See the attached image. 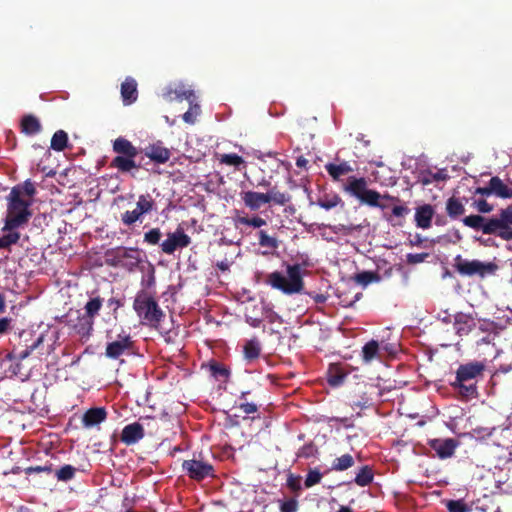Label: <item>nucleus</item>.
I'll use <instances>...</instances> for the list:
<instances>
[{
	"instance_id": "f257e3e1",
	"label": "nucleus",
	"mask_w": 512,
	"mask_h": 512,
	"mask_svg": "<svg viewBox=\"0 0 512 512\" xmlns=\"http://www.w3.org/2000/svg\"><path fill=\"white\" fill-rule=\"evenodd\" d=\"M464 226L486 235H496L502 240H512V205L499 211L498 216L484 217L471 214L461 219Z\"/></svg>"
},
{
	"instance_id": "f03ea898",
	"label": "nucleus",
	"mask_w": 512,
	"mask_h": 512,
	"mask_svg": "<svg viewBox=\"0 0 512 512\" xmlns=\"http://www.w3.org/2000/svg\"><path fill=\"white\" fill-rule=\"evenodd\" d=\"M485 364L481 361H472L461 364L456 370V377L451 386L467 399L475 398L478 395L477 382L483 377Z\"/></svg>"
},
{
	"instance_id": "7ed1b4c3",
	"label": "nucleus",
	"mask_w": 512,
	"mask_h": 512,
	"mask_svg": "<svg viewBox=\"0 0 512 512\" xmlns=\"http://www.w3.org/2000/svg\"><path fill=\"white\" fill-rule=\"evenodd\" d=\"M18 189H11L7 197V212L2 231H12L26 225L32 212L29 210L31 201L20 199Z\"/></svg>"
},
{
	"instance_id": "20e7f679",
	"label": "nucleus",
	"mask_w": 512,
	"mask_h": 512,
	"mask_svg": "<svg viewBox=\"0 0 512 512\" xmlns=\"http://www.w3.org/2000/svg\"><path fill=\"white\" fill-rule=\"evenodd\" d=\"M287 277L281 272L274 271L267 275L266 284L287 295L301 293L304 288L302 269L299 264L287 265Z\"/></svg>"
},
{
	"instance_id": "39448f33",
	"label": "nucleus",
	"mask_w": 512,
	"mask_h": 512,
	"mask_svg": "<svg viewBox=\"0 0 512 512\" xmlns=\"http://www.w3.org/2000/svg\"><path fill=\"white\" fill-rule=\"evenodd\" d=\"M113 152L117 154L111 162L110 167L121 173H129L133 169H139L141 165L136 162L139 150L131 141L120 136L112 143Z\"/></svg>"
},
{
	"instance_id": "423d86ee",
	"label": "nucleus",
	"mask_w": 512,
	"mask_h": 512,
	"mask_svg": "<svg viewBox=\"0 0 512 512\" xmlns=\"http://www.w3.org/2000/svg\"><path fill=\"white\" fill-rule=\"evenodd\" d=\"M133 309L142 323L154 328L160 324L165 316L154 297L144 290L136 294Z\"/></svg>"
},
{
	"instance_id": "0eeeda50",
	"label": "nucleus",
	"mask_w": 512,
	"mask_h": 512,
	"mask_svg": "<svg viewBox=\"0 0 512 512\" xmlns=\"http://www.w3.org/2000/svg\"><path fill=\"white\" fill-rule=\"evenodd\" d=\"M141 262V251L138 248L119 246L107 252L109 265L123 268L129 272L134 271Z\"/></svg>"
},
{
	"instance_id": "6e6552de",
	"label": "nucleus",
	"mask_w": 512,
	"mask_h": 512,
	"mask_svg": "<svg viewBox=\"0 0 512 512\" xmlns=\"http://www.w3.org/2000/svg\"><path fill=\"white\" fill-rule=\"evenodd\" d=\"M135 342L129 332L121 329L115 339L107 342L105 356L109 359L116 360L121 356H130L134 354Z\"/></svg>"
},
{
	"instance_id": "1a4fd4ad",
	"label": "nucleus",
	"mask_w": 512,
	"mask_h": 512,
	"mask_svg": "<svg viewBox=\"0 0 512 512\" xmlns=\"http://www.w3.org/2000/svg\"><path fill=\"white\" fill-rule=\"evenodd\" d=\"M454 268L463 276L479 275L484 277L487 274L493 273L497 266L494 263H483L479 260H467L461 255L454 258Z\"/></svg>"
},
{
	"instance_id": "9d476101",
	"label": "nucleus",
	"mask_w": 512,
	"mask_h": 512,
	"mask_svg": "<svg viewBox=\"0 0 512 512\" xmlns=\"http://www.w3.org/2000/svg\"><path fill=\"white\" fill-rule=\"evenodd\" d=\"M183 470L189 478L195 481H202L207 477L214 476V467L207 461L190 459L182 464Z\"/></svg>"
},
{
	"instance_id": "9b49d317",
	"label": "nucleus",
	"mask_w": 512,
	"mask_h": 512,
	"mask_svg": "<svg viewBox=\"0 0 512 512\" xmlns=\"http://www.w3.org/2000/svg\"><path fill=\"white\" fill-rule=\"evenodd\" d=\"M190 243L191 238L183 229L178 228L175 232L168 233L167 238L161 243V250L163 253L171 255L177 248L188 247Z\"/></svg>"
},
{
	"instance_id": "f8f14e48",
	"label": "nucleus",
	"mask_w": 512,
	"mask_h": 512,
	"mask_svg": "<svg viewBox=\"0 0 512 512\" xmlns=\"http://www.w3.org/2000/svg\"><path fill=\"white\" fill-rule=\"evenodd\" d=\"M429 446L440 459H447L454 455L458 441L453 438L432 439L429 441Z\"/></svg>"
},
{
	"instance_id": "ddd939ff",
	"label": "nucleus",
	"mask_w": 512,
	"mask_h": 512,
	"mask_svg": "<svg viewBox=\"0 0 512 512\" xmlns=\"http://www.w3.org/2000/svg\"><path fill=\"white\" fill-rule=\"evenodd\" d=\"M145 436L144 427L139 422L126 425L121 432L120 440L127 446L136 444Z\"/></svg>"
},
{
	"instance_id": "4468645a",
	"label": "nucleus",
	"mask_w": 512,
	"mask_h": 512,
	"mask_svg": "<svg viewBox=\"0 0 512 512\" xmlns=\"http://www.w3.org/2000/svg\"><path fill=\"white\" fill-rule=\"evenodd\" d=\"M76 318H72V314L68 315V322L82 337H89L93 330L94 321L88 318L86 315L81 314L79 311L75 312Z\"/></svg>"
},
{
	"instance_id": "2eb2a0df",
	"label": "nucleus",
	"mask_w": 512,
	"mask_h": 512,
	"mask_svg": "<svg viewBox=\"0 0 512 512\" xmlns=\"http://www.w3.org/2000/svg\"><path fill=\"white\" fill-rule=\"evenodd\" d=\"M163 97L169 102L174 100L182 101L183 99H186L190 104H192L195 95L193 90L187 89L183 84H179L174 87L168 86L163 93Z\"/></svg>"
},
{
	"instance_id": "dca6fc26",
	"label": "nucleus",
	"mask_w": 512,
	"mask_h": 512,
	"mask_svg": "<svg viewBox=\"0 0 512 512\" xmlns=\"http://www.w3.org/2000/svg\"><path fill=\"white\" fill-rule=\"evenodd\" d=\"M453 326L458 336H466L476 327V321L471 314L459 312L454 316Z\"/></svg>"
},
{
	"instance_id": "f3484780",
	"label": "nucleus",
	"mask_w": 512,
	"mask_h": 512,
	"mask_svg": "<svg viewBox=\"0 0 512 512\" xmlns=\"http://www.w3.org/2000/svg\"><path fill=\"white\" fill-rule=\"evenodd\" d=\"M107 418V411L104 407H93L88 409L82 416V424L90 429L100 425Z\"/></svg>"
},
{
	"instance_id": "a211bd4d",
	"label": "nucleus",
	"mask_w": 512,
	"mask_h": 512,
	"mask_svg": "<svg viewBox=\"0 0 512 512\" xmlns=\"http://www.w3.org/2000/svg\"><path fill=\"white\" fill-rule=\"evenodd\" d=\"M241 198L246 207L252 211H256L261 208L262 205L269 203V198L266 193H260L255 191H246L241 193Z\"/></svg>"
},
{
	"instance_id": "6ab92c4d",
	"label": "nucleus",
	"mask_w": 512,
	"mask_h": 512,
	"mask_svg": "<svg viewBox=\"0 0 512 512\" xmlns=\"http://www.w3.org/2000/svg\"><path fill=\"white\" fill-rule=\"evenodd\" d=\"M367 190V180L364 177L357 178L350 176L347 180V184L344 186V191L358 200H361Z\"/></svg>"
},
{
	"instance_id": "aec40b11",
	"label": "nucleus",
	"mask_w": 512,
	"mask_h": 512,
	"mask_svg": "<svg viewBox=\"0 0 512 512\" xmlns=\"http://www.w3.org/2000/svg\"><path fill=\"white\" fill-rule=\"evenodd\" d=\"M145 155L158 164L166 163L171 156L168 148L164 147L161 143L152 144L145 149Z\"/></svg>"
},
{
	"instance_id": "412c9836",
	"label": "nucleus",
	"mask_w": 512,
	"mask_h": 512,
	"mask_svg": "<svg viewBox=\"0 0 512 512\" xmlns=\"http://www.w3.org/2000/svg\"><path fill=\"white\" fill-rule=\"evenodd\" d=\"M445 211L451 220H459L465 214V205L459 197L451 196L446 200Z\"/></svg>"
},
{
	"instance_id": "4be33fe9",
	"label": "nucleus",
	"mask_w": 512,
	"mask_h": 512,
	"mask_svg": "<svg viewBox=\"0 0 512 512\" xmlns=\"http://www.w3.org/2000/svg\"><path fill=\"white\" fill-rule=\"evenodd\" d=\"M121 97L125 105L134 103L138 98L137 82L127 77L121 84Z\"/></svg>"
},
{
	"instance_id": "5701e85b",
	"label": "nucleus",
	"mask_w": 512,
	"mask_h": 512,
	"mask_svg": "<svg viewBox=\"0 0 512 512\" xmlns=\"http://www.w3.org/2000/svg\"><path fill=\"white\" fill-rule=\"evenodd\" d=\"M433 216L434 209L430 204H425L416 208L415 222L417 227L422 229L430 228Z\"/></svg>"
},
{
	"instance_id": "b1692460",
	"label": "nucleus",
	"mask_w": 512,
	"mask_h": 512,
	"mask_svg": "<svg viewBox=\"0 0 512 512\" xmlns=\"http://www.w3.org/2000/svg\"><path fill=\"white\" fill-rule=\"evenodd\" d=\"M489 181L493 195L501 199H512V189L509 188L498 176H493Z\"/></svg>"
},
{
	"instance_id": "393cba45",
	"label": "nucleus",
	"mask_w": 512,
	"mask_h": 512,
	"mask_svg": "<svg viewBox=\"0 0 512 512\" xmlns=\"http://www.w3.org/2000/svg\"><path fill=\"white\" fill-rule=\"evenodd\" d=\"M145 215L147 213L136 203V207L133 210H127L121 214V221L125 226L130 227L138 221L142 222Z\"/></svg>"
},
{
	"instance_id": "a878e982",
	"label": "nucleus",
	"mask_w": 512,
	"mask_h": 512,
	"mask_svg": "<svg viewBox=\"0 0 512 512\" xmlns=\"http://www.w3.org/2000/svg\"><path fill=\"white\" fill-rule=\"evenodd\" d=\"M21 131L26 135H35L41 131V124L34 115H25L21 120Z\"/></svg>"
},
{
	"instance_id": "bb28decb",
	"label": "nucleus",
	"mask_w": 512,
	"mask_h": 512,
	"mask_svg": "<svg viewBox=\"0 0 512 512\" xmlns=\"http://www.w3.org/2000/svg\"><path fill=\"white\" fill-rule=\"evenodd\" d=\"M244 357L247 361H253L260 356L261 344L257 338L246 341L243 347Z\"/></svg>"
},
{
	"instance_id": "cd10ccee",
	"label": "nucleus",
	"mask_w": 512,
	"mask_h": 512,
	"mask_svg": "<svg viewBox=\"0 0 512 512\" xmlns=\"http://www.w3.org/2000/svg\"><path fill=\"white\" fill-rule=\"evenodd\" d=\"M346 376H347V374L342 370L341 367L333 364V365H330V367L328 369L327 381L331 386L337 387L344 382Z\"/></svg>"
},
{
	"instance_id": "c85d7f7f",
	"label": "nucleus",
	"mask_w": 512,
	"mask_h": 512,
	"mask_svg": "<svg viewBox=\"0 0 512 512\" xmlns=\"http://www.w3.org/2000/svg\"><path fill=\"white\" fill-rule=\"evenodd\" d=\"M325 168L334 180H339L341 176L353 171L352 167L347 162H342L340 164L329 163Z\"/></svg>"
},
{
	"instance_id": "c756f323",
	"label": "nucleus",
	"mask_w": 512,
	"mask_h": 512,
	"mask_svg": "<svg viewBox=\"0 0 512 512\" xmlns=\"http://www.w3.org/2000/svg\"><path fill=\"white\" fill-rule=\"evenodd\" d=\"M68 146V135L64 130L56 131L51 139V149L55 151H64Z\"/></svg>"
},
{
	"instance_id": "7c9ffc66",
	"label": "nucleus",
	"mask_w": 512,
	"mask_h": 512,
	"mask_svg": "<svg viewBox=\"0 0 512 512\" xmlns=\"http://www.w3.org/2000/svg\"><path fill=\"white\" fill-rule=\"evenodd\" d=\"M389 199V200H396V198L388 195V194H385V195H381L379 192H377L376 190H371V189H368L365 194L363 195V197L361 198L360 202L363 203V204H367L369 206H372L374 207L375 205H378V200L380 199Z\"/></svg>"
},
{
	"instance_id": "2f4dec72",
	"label": "nucleus",
	"mask_w": 512,
	"mask_h": 512,
	"mask_svg": "<svg viewBox=\"0 0 512 512\" xmlns=\"http://www.w3.org/2000/svg\"><path fill=\"white\" fill-rule=\"evenodd\" d=\"M379 352V343L376 340H370L362 348V359L365 363H370L375 359Z\"/></svg>"
},
{
	"instance_id": "473e14b6",
	"label": "nucleus",
	"mask_w": 512,
	"mask_h": 512,
	"mask_svg": "<svg viewBox=\"0 0 512 512\" xmlns=\"http://www.w3.org/2000/svg\"><path fill=\"white\" fill-rule=\"evenodd\" d=\"M103 304V299L99 296L91 298L86 304H85V313L88 318L94 321V318L98 315L101 307Z\"/></svg>"
},
{
	"instance_id": "72a5a7b5",
	"label": "nucleus",
	"mask_w": 512,
	"mask_h": 512,
	"mask_svg": "<svg viewBox=\"0 0 512 512\" xmlns=\"http://www.w3.org/2000/svg\"><path fill=\"white\" fill-rule=\"evenodd\" d=\"M316 204L325 210H330L339 204H343V202L338 194H326L323 197L319 198Z\"/></svg>"
},
{
	"instance_id": "f704fd0d",
	"label": "nucleus",
	"mask_w": 512,
	"mask_h": 512,
	"mask_svg": "<svg viewBox=\"0 0 512 512\" xmlns=\"http://www.w3.org/2000/svg\"><path fill=\"white\" fill-rule=\"evenodd\" d=\"M373 477L372 469L366 465L356 474L354 481L358 486L364 487L373 481Z\"/></svg>"
},
{
	"instance_id": "c9c22d12",
	"label": "nucleus",
	"mask_w": 512,
	"mask_h": 512,
	"mask_svg": "<svg viewBox=\"0 0 512 512\" xmlns=\"http://www.w3.org/2000/svg\"><path fill=\"white\" fill-rule=\"evenodd\" d=\"M355 461L352 455L344 454L334 459L332 469L335 471H344L354 465Z\"/></svg>"
},
{
	"instance_id": "e433bc0d",
	"label": "nucleus",
	"mask_w": 512,
	"mask_h": 512,
	"mask_svg": "<svg viewBox=\"0 0 512 512\" xmlns=\"http://www.w3.org/2000/svg\"><path fill=\"white\" fill-rule=\"evenodd\" d=\"M266 195H268L269 203L274 202L275 204H278L281 206L287 204L291 199V196L289 194L280 192L279 190L276 189V187H273L272 189H270L266 193Z\"/></svg>"
},
{
	"instance_id": "4c0bfd02",
	"label": "nucleus",
	"mask_w": 512,
	"mask_h": 512,
	"mask_svg": "<svg viewBox=\"0 0 512 512\" xmlns=\"http://www.w3.org/2000/svg\"><path fill=\"white\" fill-rule=\"evenodd\" d=\"M136 203L140 205L147 214L156 210V202L150 193L140 194Z\"/></svg>"
},
{
	"instance_id": "58836bf2",
	"label": "nucleus",
	"mask_w": 512,
	"mask_h": 512,
	"mask_svg": "<svg viewBox=\"0 0 512 512\" xmlns=\"http://www.w3.org/2000/svg\"><path fill=\"white\" fill-rule=\"evenodd\" d=\"M380 279V275L373 271H363L355 275L356 282L363 286H367L372 282H378Z\"/></svg>"
},
{
	"instance_id": "ea45409f",
	"label": "nucleus",
	"mask_w": 512,
	"mask_h": 512,
	"mask_svg": "<svg viewBox=\"0 0 512 512\" xmlns=\"http://www.w3.org/2000/svg\"><path fill=\"white\" fill-rule=\"evenodd\" d=\"M12 189H18L20 199L30 200L36 193V189L30 180H26L23 185H16Z\"/></svg>"
},
{
	"instance_id": "a19ab883",
	"label": "nucleus",
	"mask_w": 512,
	"mask_h": 512,
	"mask_svg": "<svg viewBox=\"0 0 512 512\" xmlns=\"http://www.w3.org/2000/svg\"><path fill=\"white\" fill-rule=\"evenodd\" d=\"M75 473V467H73L72 465H64L56 471L55 476L58 481L67 482L74 478Z\"/></svg>"
},
{
	"instance_id": "79ce46f5",
	"label": "nucleus",
	"mask_w": 512,
	"mask_h": 512,
	"mask_svg": "<svg viewBox=\"0 0 512 512\" xmlns=\"http://www.w3.org/2000/svg\"><path fill=\"white\" fill-rule=\"evenodd\" d=\"M220 162L228 166H234L239 170V166L245 163L244 159L235 153L221 155Z\"/></svg>"
},
{
	"instance_id": "37998d69",
	"label": "nucleus",
	"mask_w": 512,
	"mask_h": 512,
	"mask_svg": "<svg viewBox=\"0 0 512 512\" xmlns=\"http://www.w3.org/2000/svg\"><path fill=\"white\" fill-rule=\"evenodd\" d=\"M259 245L269 249H277L278 241L275 237L268 235L264 230L259 232Z\"/></svg>"
},
{
	"instance_id": "c03bdc74",
	"label": "nucleus",
	"mask_w": 512,
	"mask_h": 512,
	"mask_svg": "<svg viewBox=\"0 0 512 512\" xmlns=\"http://www.w3.org/2000/svg\"><path fill=\"white\" fill-rule=\"evenodd\" d=\"M449 512H470L471 507L463 500H450L446 505Z\"/></svg>"
},
{
	"instance_id": "a18cd8bd",
	"label": "nucleus",
	"mask_w": 512,
	"mask_h": 512,
	"mask_svg": "<svg viewBox=\"0 0 512 512\" xmlns=\"http://www.w3.org/2000/svg\"><path fill=\"white\" fill-rule=\"evenodd\" d=\"M472 207L476 209L480 214H488L494 210V206L483 198L475 199L472 202Z\"/></svg>"
},
{
	"instance_id": "49530a36",
	"label": "nucleus",
	"mask_w": 512,
	"mask_h": 512,
	"mask_svg": "<svg viewBox=\"0 0 512 512\" xmlns=\"http://www.w3.org/2000/svg\"><path fill=\"white\" fill-rule=\"evenodd\" d=\"M237 222L240 223V224H243V225H247V226H252V227H255V228H260L264 225H266V221L259 217V216H255V217H252V218H249V217H239L237 219Z\"/></svg>"
},
{
	"instance_id": "de8ad7c7",
	"label": "nucleus",
	"mask_w": 512,
	"mask_h": 512,
	"mask_svg": "<svg viewBox=\"0 0 512 512\" xmlns=\"http://www.w3.org/2000/svg\"><path fill=\"white\" fill-rule=\"evenodd\" d=\"M162 237V233L159 228H152L151 230L145 232L144 234V242L149 245H156L159 243Z\"/></svg>"
},
{
	"instance_id": "09e8293b",
	"label": "nucleus",
	"mask_w": 512,
	"mask_h": 512,
	"mask_svg": "<svg viewBox=\"0 0 512 512\" xmlns=\"http://www.w3.org/2000/svg\"><path fill=\"white\" fill-rule=\"evenodd\" d=\"M321 479H322V474L318 470H310L306 476L304 485L306 488H310V487L320 483Z\"/></svg>"
},
{
	"instance_id": "8fccbe9b",
	"label": "nucleus",
	"mask_w": 512,
	"mask_h": 512,
	"mask_svg": "<svg viewBox=\"0 0 512 512\" xmlns=\"http://www.w3.org/2000/svg\"><path fill=\"white\" fill-rule=\"evenodd\" d=\"M210 371L211 374L216 378H228L229 377V370L225 368L223 365H220L218 363H213L210 365Z\"/></svg>"
},
{
	"instance_id": "3c124183",
	"label": "nucleus",
	"mask_w": 512,
	"mask_h": 512,
	"mask_svg": "<svg viewBox=\"0 0 512 512\" xmlns=\"http://www.w3.org/2000/svg\"><path fill=\"white\" fill-rule=\"evenodd\" d=\"M198 111L199 106L197 104L194 106L191 105L190 109L183 114V120L188 124H194Z\"/></svg>"
},
{
	"instance_id": "603ef678",
	"label": "nucleus",
	"mask_w": 512,
	"mask_h": 512,
	"mask_svg": "<svg viewBox=\"0 0 512 512\" xmlns=\"http://www.w3.org/2000/svg\"><path fill=\"white\" fill-rule=\"evenodd\" d=\"M298 509V502L296 499H288L281 503V512H296Z\"/></svg>"
},
{
	"instance_id": "864d4df0",
	"label": "nucleus",
	"mask_w": 512,
	"mask_h": 512,
	"mask_svg": "<svg viewBox=\"0 0 512 512\" xmlns=\"http://www.w3.org/2000/svg\"><path fill=\"white\" fill-rule=\"evenodd\" d=\"M287 486L294 492H298L301 490V478L299 476H294L290 474L287 478Z\"/></svg>"
},
{
	"instance_id": "5fc2aeb1",
	"label": "nucleus",
	"mask_w": 512,
	"mask_h": 512,
	"mask_svg": "<svg viewBox=\"0 0 512 512\" xmlns=\"http://www.w3.org/2000/svg\"><path fill=\"white\" fill-rule=\"evenodd\" d=\"M1 238L6 243V245L8 247H10L11 245H14L19 241L20 233L12 230V231H9L8 234L3 235Z\"/></svg>"
},
{
	"instance_id": "6e6d98bb",
	"label": "nucleus",
	"mask_w": 512,
	"mask_h": 512,
	"mask_svg": "<svg viewBox=\"0 0 512 512\" xmlns=\"http://www.w3.org/2000/svg\"><path fill=\"white\" fill-rule=\"evenodd\" d=\"M428 257V253H409L407 254V263L418 264L423 262Z\"/></svg>"
},
{
	"instance_id": "4d7b16f0",
	"label": "nucleus",
	"mask_w": 512,
	"mask_h": 512,
	"mask_svg": "<svg viewBox=\"0 0 512 512\" xmlns=\"http://www.w3.org/2000/svg\"><path fill=\"white\" fill-rule=\"evenodd\" d=\"M42 342V337H39L32 345L26 347L25 350L21 351L20 354H19V359L20 360H24L26 359L28 356H30V354L39 346V344Z\"/></svg>"
},
{
	"instance_id": "13d9d810",
	"label": "nucleus",
	"mask_w": 512,
	"mask_h": 512,
	"mask_svg": "<svg viewBox=\"0 0 512 512\" xmlns=\"http://www.w3.org/2000/svg\"><path fill=\"white\" fill-rule=\"evenodd\" d=\"M12 319L8 317H3L0 319V336L7 334L10 330H12Z\"/></svg>"
},
{
	"instance_id": "bf43d9fd",
	"label": "nucleus",
	"mask_w": 512,
	"mask_h": 512,
	"mask_svg": "<svg viewBox=\"0 0 512 512\" xmlns=\"http://www.w3.org/2000/svg\"><path fill=\"white\" fill-rule=\"evenodd\" d=\"M239 409L245 414H253L258 411V406L255 403L242 402L239 405Z\"/></svg>"
},
{
	"instance_id": "052dcab7",
	"label": "nucleus",
	"mask_w": 512,
	"mask_h": 512,
	"mask_svg": "<svg viewBox=\"0 0 512 512\" xmlns=\"http://www.w3.org/2000/svg\"><path fill=\"white\" fill-rule=\"evenodd\" d=\"M314 452H315L314 446L312 444H307V445H304L300 449L298 456L304 457V458H310L314 455Z\"/></svg>"
},
{
	"instance_id": "680f3d73",
	"label": "nucleus",
	"mask_w": 512,
	"mask_h": 512,
	"mask_svg": "<svg viewBox=\"0 0 512 512\" xmlns=\"http://www.w3.org/2000/svg\"><path fill=\"white\" fill-rule=\"evenodd\" d=\"M246 311H248V308H246ZM245 318H246V322L254 328H258L260 326V324L262 323L261 317L252 316V315L248 314V312L245 313Z\"/></svg>"
},
{
	"instance_id": "e2e57ef3",
	"label": "nucleus",
	"mask_w": 512,
	"mask_h": 512,
	"mask_svg": "<svg viewBox=\"0 0 512 512\" xmlns=\"http://www.w3.org/2000/svg\"><path fill=\"white\" fill-rule=\"evenodd\" d=\"M52 471V467L51 465L47 466V465H44V466H31V467H28L26 469V473L28 474H31V473H40V472H46V473H51Z\"/></svg>"
},
{
	"instance_id": "0e129e2a",
	"label": "nucleus",
	"mask_w": 512,
	"mask_h": 512,
	"mask_svg": "<svg viewBox=\"0 0 512 512\" xmlns=\"http://www.w3.org/2000/svg\"><path fill=\"white\" fill-rule=\"evenodd\" d=\"M473 195H481L483 197H489V196L493 195L490 181L488 182V185L485 187H477L474 190Z\"/></svg>"
},
{
	"instance_id": "69168bd1",
	"label": "nucleus",
	"mask_w": 512,
	"mask_h": 512,
	"mask_svg": "<svg viewBox=\"0 0 512 512\" xmlns=\"http://www.w3.org/2000/svg\"><path fill=\"white\" fill-rule=\"evenodd\" d=\"M409 211L410 210L407 206H404V205L394 206L392 208V216L404 217L405 215H407L409 213Z\"/></svg>"
},
{
	"instance_id": "338daca9",
	"label": "nucleus",
	"mask_w": 512,
	"mask_h": 512,
	"mask_svg": "<svg viewBox=\"0 0 512 512\" xmlns=\"http://www.w3.org/2000/svg\"><path fill=\"white\" fill-rule=\"evenodd\" d=\"M362 296V293L358 292L354 295L353 299L348 300L347 298L341 299V303L345 307H351L355 302H357Z\"/></svg>"
},
{
	"instance_id": "774afa93",
	"label": "nucleus",
	"mask_w": 512,
	"mask_h": 512,
	"mask_svg": "<svg viewBox=\"0 0 512 512\" xmlns=\"http://www.w3.org/2000/svg\"><path fill=\"white\" fill-rule=\"evenodd\" d=\"M307 164H308V160L303 156H299L296 159V166L299 168H305L307 166Z\"/></svg>"
}]
</instances>
